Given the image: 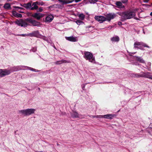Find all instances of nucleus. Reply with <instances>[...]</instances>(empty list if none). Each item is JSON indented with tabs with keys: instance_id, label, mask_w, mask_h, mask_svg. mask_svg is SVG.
<instances>
[{
	"instance_id": "423d86ee",
	"label": "nucleus",
	"mask_w": 152,
	"mask_h": 152,
	"mask_svg": "<svg viewBox=\"0 0 152 152\" xmlns=\"http://www.w3.org/2000/svg\"><path fill=\"white\" fill-rule=\"evenodd\" d=\"M35 110L33 108L27 109L19 110V113H21L25 115H29L34 113Z\"/></svg>"
},
{
	"instance_id": "4468645a",
	"label": "nucleus",
	"mask_w": 152,
	"mask_h": 152,
	"mask_svg": "<svg viewBox=\"0 0 152 152\" xmlns=\"http://www.w3.org/2000/svg\"><path fill=\"white\" fill-rule=\"evenodd\" d=\"M71 116L72 118H80V115L76 111H73L71 113Z\"/></svg>"
},
{
	"instance_id": "4be33fe9",
	"label": "nucleus",
	"mask_w": 152,
	"mask_h": 152,
	"mask_svg": "<svg viewBox=\"0 0 152 152\" xmlns=\"http://www.w3.org/2000/svg\"><path fill=\"white\" fill-rule=\"evenodd\" d=\"M78 16L81 20H83L85 17V15L82 13L78 14Z\"/></svg>"
},
{
	"instance_id": "aec40b11",
	"label": "nucleus",
	"mask_w": 152,
	"mask_h": 152,
	"mask_svg": "<svg viewBox=\"0 0 152 152\" xmlns=\"http://www.w3.org/2000/svg\"><path fill=\"white\" fill-rule=\"evenodd\" d=\"M111 40L113 42H118L119 40V38L118 36H115L112 37Z\"/></svg>"
},
{
	"instance_id": "ea45409f",
	"label": "nucleus",
	"mask_w": 152,
	"mask_h": 152,
	"mask_svg": "<svg viewBox=\"0 0 152 152\" xmlns=\"http://www.w3.org/2000/svg\"><path fill=\"white\" fill-rule=\"evenodd\" d=\"M147 69H148V70H149V71H151L150 67V68H147Z\"/></svg>"
},
{
	"instance_id": "f3484780",
	"label": "nucleus",
	"mask_w": 152,
	"mask_h": 152,
	"mask_svg": "<svg viewBox=\"0 0 152 152\" xmlns=\"http://www.w3.org/2000/svg\"><path fill=\"white\" fill-rule=\"evenodd\" d=\"M20 6L23 7L27 9H29V8L31 6V3H28L26 4H20Z\"/></svg>"
},
{
	"instance_id": "a19ab883",
	"label": "nucleus",
	"mask_w": 152,
	"mask_h": 152,
	"mask_svg": "<svg viewBox=\"0 0 152 152\" xmlns=\"http://www.w3.org/2000/svg\"><path fill=\"white\" fill-rule=\"evenodd\" d=\"M150 127L151 128H152V124H150Z\"/></svg>"
},
{
	"instance_id": "bb28decb",
	"label": "nucleus",
	"mask_w": 152,
	"mask_h": 152,
	"mask_svg": "<svg viewBox=\"0 0 152 152\" xmlns=\"http://www.w3.org/2000/svg\"><path fill=\"white\" fill-rule=\"evenodd\" d=\"M73 2V1L69 0H64L63 4H69Z\"/></svg>"
},
{
	"instance_id": "cd10ccee",
	"label": "nucleus",
	"mask_w": 152,
	"mask_h": 152,
	"mask_svg": "<svg viewBox=\"0 0 152 152\" xmlns=\"http://www.w3.org/2000/svg\"><path fill=\"white\" fill-rule=\"evenodd\" d=\"M141 72L139 74H134L132 75V76L134 77H142L141 76Z\"/></svg>"
},
{
	"instance_id": "4c0bfd02",
	"label": "nucleus",
	"mask_w": 152,
	"mask_h": 152,
	"mask_svg": "<svg viewBox=\"0 0 152 152\" xmlns=\"http://www.w3.org/2000/svg\"><path fill=\"white\" fill-rule=\"evenodd\" d=\"M64 0H58V1L61 3H62V4H63V2H64Z\"/></svg>"
},
{
	"instance_id": "a878e982",
	"label": "nucleus",
	"mask_w": 152,
	"mask_h": 152,
	"mask_svg": "<svg viewBox=\"0 0 152 152\" xmlns=\"http://www.w3.org/2000/svg\"><path fill=\"white\" fill-rule=\"evenodd\" d=\"M23 67H25L26 68L25 69H28L30 70L31 71H34V72H36V69H34L32 68H31V67H29L28 66H23Z\"/></svg>"
},
{
	"instance_id": "9b49d317",
	"label": "nucleus",
	"mask_w": 152,
	"mask_h": 152,
	"mask_svg": "<svg viewBox=\"0 0 152 152\" xmlns=\"http://www.w3.org/2000/svg\"><path fill=\"white\" fill-rule=\"evenodd\" d=\"M38 2H34L31 4V6L29 8V9L31 10H37L38 9V7L37 5L38 4Z\"/></svg>"
},
{
	"instance_id": "c756f323",
	"label": "nucleus",
	"mask_w": 152,
	"mask_h": 152,
	"mask_svg": "<svg viewBox=\"0 0 152 152\" xmlns=\"http://www.w3.org/2000/svg\"><path fill=\"white\" fill-rule=\"evenodd\" d=\"M75 22L78 25H80L81 23H83V22L80 20H77L75 21Z\"/></svg>"
},
{
	"instance_id": "a211bd4d",
	"label": "nucleus",
	"mask_w": 152,
	"mask_h": 152,
	"mask_svg": "<svg viewBox=\"0 0 152 152\" xmlns=\"http://www.w3.org/2000/svg\"><path fill=\"white\" fill-rule=\"evenodd\" d=\"M115 4L117 5V7L119 8H122L124 7L121 2L120 1H116L115 3Z\"/></svg>"
},
{
	"instance_id": "1a4fd4ad",
	"label": "nucleus",
	"mask_w": 152,
	"mask_h": 152,
	"mask_svg": "<svg viewBox=\"0 0 152 152\" xmlns=\"http://www.w3.org/2000/svg\"><path fill=\"white\" fill-rule=\"evenodd\" d=\"M31 16L36 18L37 20H39L43 16V15L40 13L36 12L34 14H32Z\"/></svg>"
},
{
	"instance_id": "ddd939ff",
	"label": "nucleus",
	"mask_w": 152,
	"mask_h": 152,
	"mask_svg": "<svg viewBox=\"0 0 152 152\" xmlns=\"http://www.w3.org/2000/svg\"><path fill=\"white\" fill-rule=\"evenodd\" d=\"M53 16L51 15H48L46 18L45 22H50L53 19Z\"/></svg>"
},
{
	"instance_id": "f03ea898",
	"label": "nucleus",
	"mask_w": 152,
	"mask_h": 152,
	"mask_svg": "<svg viewBox=\"0 0 152 152\" xmlns=\"http://www.w3.org/2000/svg\"><path fill=\"white\" fill-rule=\"evenodd\" d=\"M119 15L121 17L122 21L124 20L134 18L135 16V12L133 11L129 10L125 12H121Z\"/></svg>"
},
{
	"instance_id": "39448f33",
	"label": "nucleus",
	"mask_w": 152,
	"mask_h": 152,
	"mask_svg": "<svg viewBox=\"0 0 152 152\" xmlns=\"http://www.w3.org/2000/svg\"><path fill=\"white\" fill-rule=\"evenodd\" d=\"M83 57L86 60H89V62L93 63H95V58L93 57L92 54L90 52L85 51Z\"/></svg>"
},
{
	"instance_id": "e433bc0d",
	"label": "nucleus",
	"mask_w": 152,
	"mask_h": 152,
	"mask_svg": "<svg viewBox=\"0 0 152 152\" xmlns=\"http://www.w3.org/2000/svg\"><path fill=\"white\" fill-rule=\"evenodd\" d=\"M118 24L119 26H121L122 25V23L121 22L119 21L118 23Z\"/></svg>"
},
{
	"instance_id": "7c9ffc66",
	"label": "nucleus",
	"mask_w": 152,
	"mask_h": 152,
	"mask_svg": "<svg viewBox=\"0 0 152 152\" xmlns=\"http://www.w3.org/2000/svg\"><path fill=\"white\" fill-rule=\"evenodd\" d=\"M92 117L93 118H102V115H92Z\"/></svg>"
},
{
	"instance_id": "8fccbe9b",
	"label": "nucleus",
	"mask_w": 152,
	"mask_h": 152,
	"mask_svg": "<svg viewBox=\"0 0 152 152\" xmlns=\"http://www.w3.org/2000/svg\"><path fill=\"white\" fill-rule=\"evenodd\" d=\"M20 12H21V11H20Z\"/></svg>"
},
{
	"instance_id": "72a5a7b5",
	"label": "nucleus",
	"mask_w": 152,
	"mask_h": 152,
	"mask_svg": "<svg viewBox=\"0 0 152 152\" xmlns=\"http://www.w3.org/2000/svg\"><path fill=\"white\" fill-rule=\"evenodd\" d=\"M43 9L42 7H41L39 8V9H38L37 11L39 12H42L43 11Z\"/></svg>"
},
{
	"instance_id": "f257e3e1",
	"label": "nucleus",
	"mask_w": 152,
	"mask_h": 152,
	"mask_svg": "<svg viewBox=\"0 0 152 152\" xmlns=\"http://www.w3.org/2000/svg\"><path fill=\"white\" fill-rule=\"evenodd\" d=\"M15 23L19 26L24 27H26L28 26L39 27L41 25L39 22L31 18L26 19L25 21L22 19L17 20L16 21Z\"/></svg>"
},
{
	"instance_id": "f704fd0d",
	"label": "nucleus",
	"mask_w": 152,
	"mask_h": 152,
	"mask_svg": "<svg viewBox=\"0 0 152 152\" xmlns=\"http://www.w3.org/2000/svg\"><path fill=\"white\" fill-rule=\"evenodd\" d=\"M31 50L33 52H35L37 50V48L36 47L33 48L32 49H31Z\"/></svg>"
},
{
	"instance_id": "20e7f679",
	"label": "nucleus",
	"mask_w": 152,
	"mask_h": 152,
	"mask_svg": "<svg viewBox=\"0 0 152 152\" xmlns=\"http://www.w3.org/2000/svg\"><path fill=\"white\" fill-rule=\"evenodd\" d=\"M17 66H14L11 69V70L6 69H0V77H3L6 75H9L11 73V71L12 72H16L17 69Z\"/></svg>"
},
{
	"instance_id": "6e6552de",
	"label": "nucleus",
	"mask_w": 152,
	"mask_h": 152,
	"mask_svg": "<svg viewBox=\"0 0 152 152\" xmlns=\"http://www.w3.org/2000/svg\"><path fill=\"white\" fill-rule=\"evenodd\" d=\"M94 18L100 23H102L104 21H106L105 17L103 16H96L94 17Z\"/></svg>"
},
{
	"instance_id": "a18cd8bd",
	"label": "nucleus",
	"mask_w": 152,
	"mask_h": 152,
	"mask_svg": "<svg viewBox=\"0 0 152 152\" xmlns=\"http://www.w3.org/2000/svg\"><path fill=\"white\" fill-rule=\"evenodd\" d=\"M136 53V52H134V53H132L133 54H135V53Z\"/></svg>"
},
{
	"instance_id": "79ce46f5",
	"label": "nucleus",
	"mask_w": 152,
	"mask_h": 152,
	"mask_svg": "<svg viewBox=\"0 0 152 152\" xmlns=\"http://www.w3.org/2000/svg\"><path fill=\"white\" fill-rule=\"evenodd\" d=\"M151 62L148 63V65H149V66H151Z\"/></svg>"
},
{
	"instance_id": "58836bf2",
	"label": "nucleus",
	"mask_w": 152,
	"mask_h": 152,
	"mask_svg": "<svg viewBox=\"0 0 152 152\" xmlns=\"http://www.w3.org/2000/svg\"><path fill=\"white\" fill-rule=\"evenodd\" d=\"M149 0H143V2L145 3H148Z\"/></svg>"
},
{
	"instance_id": "0eeeda50",
	"label": "nucleus",
	"mask_w": 152,
	"mask_h": 152,
	"mask_svg": "<svg viewBox=\"0 0 152 152\" xmlns=\"http://www.w3.org/2000/svg\"><path fill=\"white\" fill-rule=\"evenodd\" d=\"M104 15L105 17L106 20L109 22L111 20L115 18L117 15L114 13H111L107 14L105 15Z\"/></svg>"
},
{
	"instance_id": "b1692460",
	"label": "nucleus",
	"mask_w": 152,
	"mask_h": 152,
	"mask_svg": "<svg viewBox=\"0 0 152 152\" xmlns=\"http://www.w3.org/2000/svg\"><path fill=\"white\" fill-rule=\"evenodd\" d=\"M4 7L5 9H11V6L10 4L9 3H6L4 4Z\"/></svg>"
},
{
	"instance_id": "c85d7f7f",
	"label": "nucleus",
	"mask_w": 152,
	"mask_h": 152,
	"mask_svg": "<svg viewBox=\"0 0 152 152\" xmlns=\"http://www.w3.org/2000/svg\"><path fill=\"white\" fill-rule=\"evenodd\" d=\"M24 66H17V69H16V70L19 71L20 70H21L23 69L22 68H24L23 67Z\"/></svg>"
},
{
	"instance_id": "37998d69",
	"label": "nucleus",
	"mask_w": 152,
	"mask_h": 152,
	"mask_svg": "<svg viewBox=\"0 0 152 152\" xmlns=\"http://www.w3.org/2000/svg\"><path fill=\"white\" fill-rule=\"evenodd\" d=\"M39 70H37V69H36L35 72H39Z\"/></svg>"
},
{
	"instance_id": "3c124183",
	"label": "nucleus",
	"mask_w": 152,
	"mask_h": 152,
	"mask_svg": "<svg viewBox=\"0 0 152 152\" xmlns=\"http://www.w3.org/2000/svg\"><path fill=\"white\" fill-rule=\"evenodd\" d=\"M143 5H146L145 4H144Z\"/></svg>"
},
{
	"instance_id": "2f4dec72",
	"label": "nucleus",
	"mask_w": 152,
	"mask_h": 152,
	"mask_svg": "<svg viewBox=\"0 0 152 152\" xmlns=\"http://www.w3.org/2000/svg\"><path fill=\"white\" fill-rule=\"evenodd\" d=\"M14 8L15 9H16V10H18L17 9H20L21 10L23 9V8L21 7H19L18 6H14Z\"/></svg>"
},
{
	"instance_id": "f8f14e48",
	"label": "nucleus",
	"mask_w": 152,
	"mask_h": 152,
	"mask_svg": "<svg viewBox=\"0 0 152 152\" xmlns=\"http://www.w3.org/2000/svg\"><path fill=\"white\" fill-rule=\"evenodd\" d=\"M115 116V115L109 114L102 115V118H105L112 119L113 117H114Z\"/></svg>"
},
{
	"instance_id": "de8ad7c7",
	"label": "nucleus",
	"mask_w": 152,
	"mask_h": 152,
	"mask_svg": "<svg viewBox=\"0 0 152 152\" xmlns=\"http://www.w3.org/2000/svg\"><path fill=\"white\" fill-rule=\"evenodd\" d=\"M57 144L58 145H59V144L58 143H57Z\"/></svg>"
},
{
	"instance_id": "9d476101",
	"label": "nucleus",
	"mask_w": 152,
	"mask_h": 152,
	"mask_svg": "<svg viewBox=\"0 0 152 152\" xmlns=\"http://www.w3.org/2000/svg\"><path fill=\"white\" fill-rule=\"evenodd\" d=\"M150 73L146 72L144 73L143 72H141V76L142 77H145L151 79H152V76L150 75Z\"/></svg>"
},
{
	"instance_id": "412c9836",
	"label": "nucleus",
	"mask_w": 152,
	"mask_h": 152,
	"mask_svg": "<svg viewBox=\"0 0 152 152\" xmlns=\"http://www.w3.org/2000/svg\"><path fill=\"white\" fill-rule=\"evenodd\" d=\"M67 62H68L66 60L62 59L61 60L57 61H56V62H55L54 63L58 65V64H62V63H66Z\"/></svg>"
},
{
	"instance_id": "473e14b6",
	"label": "nucleus",
	"mask_w": 152,
	"mask_h": 152,
	"mask_svg": "<svg viewBox=\"0 0 152 152\" xmlns=\"http://www.w3.org/2000/svg\"><path fill=\"white\" fill-rule=\"evenodd\" d=\"M18 36H20L22 37H25V36H28V34H18Z\"/></svg>"
},
{
	"instance_id": "7ed1b4c3",
	"label": "nucleus",
	"mask_w": 152,
	"mask_h": 152,
	"mask_svg": "<svg viewBox=\"0 0 152 152\" xmlns=\"http://www.w3.org/2000/svg\"><path fill=\"white\" fill-rule=\"evenodd\" d=\"M147 47L149 48L150 47L147 45V44L143 42H139L138 41H136L134 44V48L135 49H140L141 50H144L145 49L143 48Z\"/></svg>"
},
{
	"instance_id": "5701e85b",
	"label": "nucleus",
	"mask_w": 152,
	"mask_h": 152,
	"mask_svg": "<svg viewBox=\"0 0 152 152\" xmlns=\"http://www.w3.org/2000/svg\"><path fill=\"white\" fill-rule=\"evenodd\" d=\"M136 60L142 63H145V61L143 59L140 57L137 56L136 57Z\"/></svg>"
},
{
	"instance_id": "09e8293b",
	"label": "nucleus",
	"mask_w": 152,
	"mask_h": 152,
	"mask_svg": "<svg viewBox=\"0 0 152 152\" xmlns=\"http://www.w3.org/2000/svg\"><path fill=\"white\" fill-rule=\"evenodd\" d=\"M54 48H56L55 47H54Z\"/></svg>"
},
{
	"instance_id": "393cba45",
	"label": "nucleus",
	"mask_w": 152,
	"mask_h": 152,
	"mask_svg": "<svg viewBox=\"0 0 152 152\" xmlns=\"http://www.w3.org/2000/svg\"><path fill=\"white\" fill-rule=\"evenodd\" d=\"M13 14L15 16L19 18H21L22 17V15L21 14H19L17 13L15 11H13Z\"/></svg>"
},
{
	"instance_id": "49530a36",
	"label": "nucleus",
	"mask_w": 152,
	"mask_h": 152,
	"mask_svg": "<svg viewBox=\"0 0 152 152\" xmlns=\"http://www.w3.org/2000/svg\"><path fill=\"white\" fill-rule=\"evenodd\" d=\"M84 87H85V86H84V87H83V88H83H83H84Z\"/></svg>"
},
{
	"instance_id": "2eb2a0df",
	"label": "nucleus",
	"mask_w": 152,
	"mask_h": 152,
	"mask_svg": "<svg viewBox=\"0 0 152 152\" xmlns=\"http://www.w3.org/2000/svg\"><path fill=\"white\" fill-rule=\"evenodd\" d=\"M66 39L68 41L73 42H77V40L76 37H73V36L66 37Z\"/></svg>"
},
{
	"instance_id": "dca6fc26",
	"label": "nucleus",
	"mask_w": 152,
	"mask_h": 152,
	"mask_svg": "<svg viewBox=\"0 0 152 152\" xmlns=\"http://www.w3.org/2000/svg\"><path fill=\"white\" fill-rule=\"evenodd\" d=\"M98 0H84L83 1V2L85 4H87L88 3V1L91 4H94L96 2H97Z\"/></svg>"
},
{
	"instance_id": "c03bdc74",
	"label": "nucleus",
	"mask_w": 152,
	"mask_h": 152,
	"mask_svg": "<svg viewBox=\"0 0 152 152\" xmlns=\"http://www.w3.org/2000/svg\"><path fill=\"white\" fill-rule=\"evenodd\" d=\"M150 15L152 16V12L150 13Z\"/></svg>"
},
{
	"instance_id": "c9c22d12",
	"label": "nucleus",
	"mask_w": 152,
	"mask_h": 152,
	"mask_svg": "<svg viewBox=\"0 0 152 152\" xmlns=\"http://www.w3.org/2000/svg\"><path fill=\"white\" fill-rule=\"evenodd\" d=\"M82 0H72L73 1V2L75 1L76 3L80 1H81Z\"/></svg>"
},
{
	"instance_id": "6ab92c4d",
	"label": "nucleus",
	"mask_w": 152,
	"mask_h": 152,
	"mask_svg": "<svg viewBox=\"0 0 152 152\" xmlns=\"http://www.w3.org/2000/svg\"><path fill=\"white\" fill-rule=\"evenodd\" d=\"M39 33L38 31H34L31 33L28 34V36L30 37H36L37 36Z\"/></svg>"
}]
</instances>
